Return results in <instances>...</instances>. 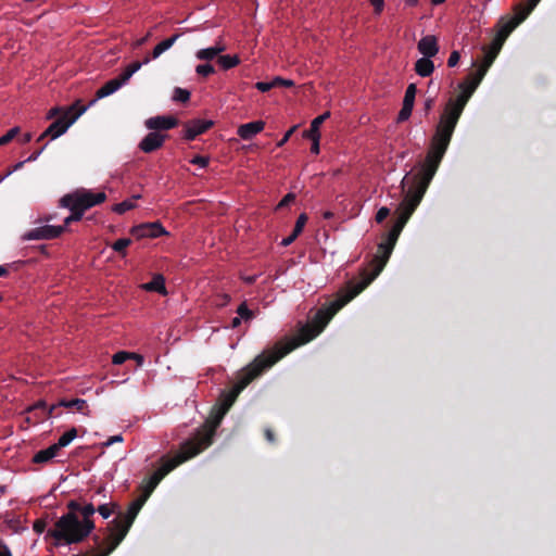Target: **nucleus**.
Returning <instances> with one entry per match:
<instances>
[{"mask_svg": "<svg viewBox=\"0 0 556 556\" xmlns=\"http://www.w3.org/2000/svg\"><path fill=\"white\" fill-rule=\"evenodd\" d=\"M64 231V226L45 225L36 227L24 235L26 240H50L58 238Z\"/></svg>", "mask_w": 556, "mask_h": 556, "instance_id": "8", "label": "nucleus"}, {"mask_svg": "<svg viewBox=\"0 0 556 556\" xmlns=\"http://www.w3.org/2000/svg\"><path fill=\"white\" fill-rule=\"evenodd\" d=\"M445 152V150L438 146L433 143L430 144V149L418 175L413 177L412 185L405 191L404 199L396 208V222L388 232L386 240L378 245V252L370 264L371 273L365 274L361 281L349 285L345 290L339 292L337 299L330 302L327 307L319 309V317L324 318V324L329 323L337 312L359 294L381 273L393 251L401 231L424 198Z\"/></svg>", "mask_w": 556, "mask_h": 556, "instance_id": "1", "label": "nucleus"}, {"mask_svg": "<svg viewBox=\"0 0 556 556\" xmlns=\"http://www.w3.org/2000/svg\"><path fill=\"white\" fill-rule=\"evenodd\" d=\"M77 437V430L75 428L70 429L63 433L54 445L61 450L67 446Z\"/></svg>", "mask_w": 556, "mask_h": 556, "instance_id": "28", "label": "nucleus"}, {"mask_svg": "<svg viewBox=\"0 0 556 556\" xmlns=\"http://www.w3.org/2000/svg\"><path fill=\"white\" fill-rule=\"evenodd\" d=\"M211 445L210 433L203 439L202 445L199 446L192 439L184 442L180 446V451L172 458L163 460L162 466L155 470L148 479L143 486L144 498H148L161 480L173 469L184 462L197 456L203 450Z\"/></svg>", "mask_w": 556, "mask_h": 556, "instance_id": "5", "label": "nucleus"}, {"mask_svg": "<svg viewBox=\"0 0 556 556\" xmlns=\"http://www.w3.org/2000/svg\"><path fill=\"white\" fill-rule=\"evenodd\" d=\"M18 132L20 127L11 128L5 135L0 137V147L9 143Z\"/></svg>", "mask_w": 556, "mask_h": 556, "instance_id": "42", "label": "nucleus"}, {"mask_svg": "<svg viewBox=\"0 0 556 556\" xmlns=\"http://www.w3.org/2000/svg\"><path fill=\"white\" fill-rule=\"evenodd\" d=\"M294 199H295V197H294V194H293V193H288V194H286V195L282 198V200L278 203V205H277V207H276V208H277V210H279V208H282V207H285V206L289 205L291 202H293V201H294Z\"/></svg>", "mask_w": 556, "mask_h": 556, "instance_id": "49", "label": "nucleus"}, {"mask_svg": "<svg viewBox=\"0 0 556 556\" xmlns=\"http://www.w3.org/2000/svg\"><path fill=\"white\" fill-rule=\"evenodd\" d=\"M413 109H414L413 105L403 103L402 104V109H401V111L399 112V115H397V122L402 123V122L407 121L410 117V115H412Z\"/></svg>", "mask_w": 556, "mask_h": 556, "instance_id": "39", "label": "nucleus"}, {"mask_svg": "<svg viewBox=\"0 0 556 556\" xmlns=\"http://www.w3.org/2000/svg\"><path fill=\"white\" fill-rule=\"evenodd\" d=\"M25 163H26V161H21V162L16 163V164H15V165H13L11 168H9V169L3 174V176H4L5 178H8V177H9L10 175H12L14 172H16V170L21 169V168L24 166V164H25Z\"/></svg>", "mask_w": 556, "mask_h": 556, "instance_id": "52", "label": "nucleus"}, {"mask_svg": "<svg viewBox=\"0 0 556 556\" xmlns=\"http://www.w3.org/2000/svg\"><path fill=\"white\" fill-rule=\"evenodd\" d=\"M84 211H72V214L64 219V228L72 222H78L81 219Z\"/></svg>", "mask_w": 556, "mask_h": 556, "instance_id": "43", "label": "nucleus"}, {"mask_svg": "<svg viewBox=\"0 0 556 556\" xmlns=\"http://www.w3.org/2000/svg\"><path fill=\"white\" fill-rule=\"evenodd\" d=\"M139 198H140V195H139V194L134 195L131 199H128V200H125V201H123V202H121V203L115 204V205L112 207V210H113V212H115V213H117V214H124V213H126L127 211H129V210H131V208H134V207L136 206V204H135V202H134V201H135L136 199H139Z\"/></svg>", "mask_w": 556, "mask_h": 556, "instance_id": "27", "label": "nucleus"}, {"mask_svg": "<svg viewBox=\"0 0 556 556\" xmlns=\"http://www.w3.org/2000/svg\"><path fill=\"white\" fill-rule=\"evenodd\" d=\"M86 112V108L80 109L74 116L66 117L63 116L56 121H54L42 134L41 137H50L51 139H56L70 128V126Z\"/></svg>", "mask_w": 556, "mask_h": 556, "instance_id": "7", "label": "nucleus"}, {"mask_svg": "<svg viewBox=\"0 0 556 556\" xmlns=\"http://www.w3.org/2000/svg\"><path fill=\"white\" fill-rule=\"evenodd\" d=\"M117 509V505L115 503L102 504L98 507L99 514L102 518L108 519L115 510Z\"/></svg>", "mask_w": 556, "mask_h": 556, "instance_id": "32", "label": "nucleus"}, {"mask_svg": "<svg viewBox=\"0 0 556 556\" xmlns=\"http://www.w3.org/2000/svg\"><path fill=\"white\" fill-rule=\"evenodd\" d=\"M0 556H12L9 547L0 543Z\"/></svg>", "mask_w": 556, "mask_h": 556, "instance_id": "63", "label": "nucleus"}, {"mask_svg": "<svg viewBox=\"0 0 556 556\" xmlns=\"http://www.w3.org/2000/svg\"><path fill=\"white\" fill-rule=\"evenodd\" d=\"M306 222H307L306 215L301 214L295 222L294 229H293L292 233L290 236H288L287 238L282 239L281 245L288 247L289 244H291L298 238V236L302 232Z\"/></svg>", "mask_w": 556, "mask_h": 556, "instance_id": "20", "label": "nucleus"}, {"mask_svg": "<svg viewBox=\"0 0 556 556\" xmlns=\"http://www.w3.org/2000/svg\"><path fill=\"white\" fill-rule=\"evenodd\" d=\"M59 451L60 450L54 444H52L49 447L36 453L33 460L34 463L37 464L47 463L54 458L58 455Z\"/></svg>", "mask_w": 556, "mask_h": 556, "instance_id": "22", "label": "nucleus"}, {"mask_svg": "<svg viewBox=\"0 0 556 556\" xmlns=\"http://www.w3.org/2000/svg\"><path fill=\"white\" fill-rule=\"evenodd\" d=\"M213 123L206 119H194L186 125L185 137L188 140H193L197 136L205 132Z\"/></svg>", "mask_w": 556, "mask_h": 556, "instance_id": "13", "label": "nucleus"}, {"mask_svg": "<svg viewBox=\"0 0 556 556\" xmlns=\"http://www.w3.org/2000/svg\"><path fill=\"white\" fill-rule=\"evenodd\" d=\"M540 1L541 0H527L526 4H517L515 7V11L519 14V20H526Z\"/></svg>", "mask_w": 556, "mask_h": 556, "instance_id": "26", "label": "nucleus"}, {"mask_svg": "<svg viewBox=\"0 0 556 556\" xmlns=\"http://www.w3.org/2000/svg\"><path fill=\"white\" fill-rule=\"evenodd\" d=\"M495 58H496V54H494L492 51H488L484 56L483 63L481 64L480 67H485V72H486L488 68L490 67V65L493 63Z\"/></svg>", "mask_w": 556, "mask_h": 556, "instance_id": "48", "label": "nucleus"}, {"mask_svg": "<svg viewBox=\"0 0 556 556\" xmlns=\"http://www.w3.org/2000/svg\"><path fill=\"white\" fill-rule=\"evenodd\" d=\"M324 318L319 317V311L316 313L313 326H303L299 333L289 339L285 343H278L273 351L258 355L251 364L241 370L238 376V380L232 389L223 395L220 406L218 407L217 414L214 418L213 424L210 427H205L202 431L192 438V440L199 445H202L203 439L210 433V440L213 441L215 429L219 425L224 415L236 401L240 392L256 377H258L265 369L273 366L276 362L282 358L285 355L293 351L294 349L309 342L314 339L328 323H323Z\"/></svg>", "mask_w": 556, "mask_h": 556, "instance_id": "2", "label": "nucleus"}, {"mask_svg": "<svg viewBox=\"0 0 556 556\" xmlns=\"http://www.w3.org/2000/svg\"><path fill=\"white\" fill-rule=\"evenodd\" d=\"M178 38H179V34H176V35L161 41L160 43H157L152 51V59H157L162 53H164L169 48H172Z\"/></svg>", "mask_w": 556, "mask_h": 556, "instance_id": "24", "label": "nucleus"}, {"mask_svg": "<svg viewBox=\"0 0 556 556\" xmlns=\"http://www.w3.org/2000/svg\"><path fill=\"white\" fill-rule=\"evenodd\" d=\"M417 87L415 84H409L406 88L403 103L409 104L414 106L415 98H416Z\"/></svg>", "mask_w": 556, "mask_h": 556, "instance_id": "31", "label": "nucleus"}, {"mask_svg": "<svg viewBox=\"0 0 556 556\" xmlns=\"http://www.w3.org/2000/svg\"><path fill=\"white\" fill-rule=\"evenodd\" d=\"M141 66L142 63L134 62L129 64L119 76L124 79L125 83H127L130 79V77L141 68Z\"/></svg>", "mask_w": 556, "mask_h": 556, "instance_id": "30", "label": "nucleus"}, {"mask_svg": "<svg viewBox=\"0 0 556 556\" xmlns=\"http://www.w3.org/2000/svg\"><path fill=\"white\" fill-rule=\"evenodd\" d=\"M59 406L66 408H75L77 412L89 415V409L86 400L74 399V400H61Z\"/></svg>", "mask_w": 556, "mask_h": 556, "instance_id": "21", "label": "nucleus"}, {"mask_svg": "<svg viewBox=\"0 0 556 556\" xmlns=\"http://www.w3.org/2000/svg\"><path fill=\"white\" fill-rule=\"evenodd\" d=\"M296 129V126H293L292 128H290L286 134L285 136L278 141L277 143V147H282L288 140L289 138L291 137V135L293 134V131Z\"/></svg>", "mask_w": 556, "mask_h": 556, "instance_id": "53", "label": "nucleus"}, {"mask_svg": "<svg viewBox=\"0 0 556 556\" xmlns=\"http://www.w3.org/2000/svg\"><path fill=\"white\" fill-rule=\"evenodd\" d=\"M274 87H275L274 80H271V81H258V83L255 84V88L258 91H261V92H267V91H269Z\"/></svg>", "mask_w": 556, "mask_h": 556, "instance_id": "45", "label": "nucleus"}, {"mask_svg": "<svg viewBox=\"0 0 556 556\" xmlns=\"http://www.w3.org/2000/svg\"><path fill=\"white\" fill-rule=\"evenodd\" d=\"M370 3L372 4L375 12L377 14H380L382 12L383 7H384L383 0H370Z\"/></svg>", "mask_w": 556, "mask_h": 556, "instance_id": "54", "label": "nucleus"}, {"mask_svg": "<svg viewBox=\"0 0 556 556\" xmlns=\"http://www.w3.org/2000/svg\"><path fill=\"white\" fill-rule=\"evenodd\" d=\"M264 127L265 123L263 121H255L239 126L237 134L243 140H251L254 136L260 134Z\"/></svg>", "mask_w": 556, "mask_h": 556, "instance_id": "15", "label": "nucleus"}, {"mask_svg": "<svg viewBox=\"0 0 556 556\" xmlns=\"http://www.w3.org/2000/svg\"><path fill=\"white\" fill-rule=\"evenodd\" d=\"M485 73V67H479L473 74L469 75L466 79L469 80V83H471L473 87H478L482 78L484 77Z\"/></svg>", "mask_w": 556, "mask_h": 556, "instance_id": "36", "label": "nucleus"}, {"mask_svg": "<svg viewBox=\"0 0 556 556\" xmlns=\"http://www.w3.org/2000/svg\"><path fill=\"white\" fill-rule=\"evenodd\" d=\"M142 289L150 292L166 294L164 277L162 275H155L151 281L142 285Z\"/></svg>", "mask_w": 556, "mask_h": 556, "instance_id": "19", "label": "nucleus"}, {"mask_svg": "<svg viewBox=\"0 0 556 556\" xmlns=\"http://www.w3.org/2000/svg\"><path fill=\"white\" fill-rule=\"evenodd\" d=\"M177 124L176 119L166 116L151 117L146 121V126L149 129H163L167 130L175 127Z\"/></svg>", "mask_w": 556, "mask_h": 556, "instance_id": "16", "label": "nucleus"}, {"mask_svg": "<svg viewBox=\"0 0 556 556\" xmlns=\"http://www.w3.org/2000/svg\"><path fill=\"white\" fill-rule=\"evenodd\" d=\"M415 71L421 77L430 76L434 71V64L431 61V58H420L415 63Z\"/></svg>", "mask_w": 556, "mask_h": 556, "instance_id": "18", "label": "nucleus"}, {"mask_svg": "<svg viewBox=\"0 0 556 556\" xmlns=\"http://www.w3.org/2000/svg\"><path fill=\"white\" fill-rule=\"evenodd\" d=\"M459 59H460V55H459L458 51H453L448 56L447 65L450 67H454L458 63Z\"/></svg>", "mask_w": 556, "mask_h": 556, "instance_id": "50", "label": "nucleus"}, {"mask_svg": "<svg viewBox=\"0 0 556 556\" xmlns=\"http://www.w3.org/2000/svg\"><path fill=\"white\" fill-rule=\"evenodd\" d=\"M502 46L503 45H498V41H496L494 39L493 42H492L491 49L489 51H492L494 54H497L498 51L501 50Z\"/></svg>", "mask_w": 556, "mask_h": 556, "instance_id": "64", "label": "nucleus"}, {"mask_svg": "<svg viewBox=\"0 0 556 556\" xmlns=\"http://www.w3.org/2000/svg\"><path fill=\"white\" fill-rule=\"evenodd\" d=\"M130 243H131L130 239H128V238H121V239L116 240L112 244V249L115 252H118V253H122L123 255H125L126 254V248L129 247Z\"/></svg>", "mask_w": 556, "mask_h": 556, "instance_id": "33", "label": "nucleus"}, {"mask_svg": "<svg viewBox=\"0 0 556 556\" xmlns=\"http://www.w3.org/2000/svg\"><path fill=\"white\" fill-rule=\"evenodd\" d=\"M217 64L223 71H228L240 64V59L237 54H219L217 58Z\"/></svg>", "mask_w": 556, "mask_h": 556, "instance_id": "23", "label": "nucleus"}, {"mask_svg": "<svg viewBox=\"0 0 556 556\" xmlns=\"http://www.w3.org/2000/svg\"><path fill=\"white\" fill-rule=\"evenodd\" d=\"M190 99V92L187 89L176 87L173 93V100L178 102H187Z\"/></svg>", "mask_w": 556, "mask_h": 556, "instance_id": "38", "label": "nucleus"}, {"mask_svg": "<svg viewBox=\"0 0 556 556\" xmlns=\"http://www.w3.org/2000/svg\"><path fill=\"white\" fill-rule=\"evenodd\" d=\"M237 314L241 319L250 320L253 318V312L248 308L245 302L239 305L237 308Z\"/></svg>", "mask_w": 556, "mask_h": 556, "instance_id": "40", "label": "nucleus"}, {"mask_svg": "<svg viewBox=\"0 0 556 556\" xmlns=\"http://www.w3.org/2000/svg\"><path fill=\"white\" fill-rule=\"evenodd\" d=\"M151 36V33H148L144 37L140 38V39H137L134 43H132V47L134 49H137L141 46H143L150 38Z\"/></svg>", "mask_w": 556, "mask_h": 556, "instance_id": "59", "label": "nucleus"}, {"mask_svg": "<svg viewBox=\"0 0 556 556\" xmlns=\"http://www.w3.org/2000/svg\"><path fill=\"white\" fill-rule=\"evenodd\" d=\"M226 50V46L222 41L215 42L214 46L200 49L195 52V59L199 61L210 62L214 59L217 60L220 53Z\"/></svg>", "mask_w": 556, "mask_h": 556, "instance_id": "12", "label": "nucleus"}, {"mask_svg": "<svg viewBox=\"0 0 556 556\" xmlns=\"http://www.w3.org/2000/svg\"><path fill=\"white\" fill-rule=\"evenodd\" d=\"M313 141L311 151L312 153L318 154L319 153V139L320 137H307Z\"/></svg>", "mask_w": 556, "mask_h": 556, "instance_id": "55", "label": "nucleus"}, {"mask_svg": "<svg viewBox=\"0 0 556 556\" xmlns=\"http://www.w3.org/2000/svg\"><path fill=\"white\" fill-rule=\"evenodd\" d=\"M94 529L93 521H80L74 513L61 516L48 535L55 540V545H71L84 541Z\"/></svg>", "mask_w": 556, "mask_h": 556, "instance_id": "4", "label": "nucleus"}, {"mask_svg": "<svg viewBox=\"0 0 556 556\" xmlns=\"http://www.w3.org/2000/svg\"><path fill=\"white\" fill-rule=\"evenodd\" d=\"M523 21L525 20H519V14L515 11V15L508 21L504 22L500 29L508 36Z\"/></svg>", "mask_w": 556, "mask_h": 556, "instance_id": "29", "label": "nucleus"}, {"mask_svg": "<svg viewBox=\"0 0 556 556\" xmlns=\"http://www.w3.org/2000/svg\"><path fill=\"white\" fill-rule=\"evenodd\" d=\"M127 359H130V352L119 351L113 355L112 363L115 365H121Z\"/></svg>", "mask_w": 556, "mask_h": 556, "instance_id": "41", "label": "nucleus"}, {"mask_svg": "<svg viewBox=\"0 0 556 556\" xmlns=\"http://www.w3.org/2000/svg\"><path fill=\"white\" fill-rule=\"evenodd\" d=\"M125 84L126 83L121 76L106 81L100 89L97 90L96 98L90 102V105L94 104L99 99L113 94Z\"/></svg>", "mask_w": 556, "mask_h": 556, "instance_id": "10", "label": "nucleus"}, {"mask_svg": "<svg viewBox=\"0 0 556 556\" xmlns=\"http://www.w3.org/2000/svg\"><path fill=\"white\" fill-rule=\"evenodd\" d=\"M130 359L136 361L138 366H142L143 361H144L142 355L134 353V352H130Z\"/></svg>", "mask_w": 556, "mask_h": 556, "instance_id": "61", "label": "nucleus"}, {"mask_svg": "<svg viewBox=\"0 0 556 556\" xmlns=\"http://www.w3.org/2000/svg\"><path fill=\"white\" fill-rule=\"evenodd\" d=\"M89 106H90V104H89V105H87V106H86V105H80V102H79V101H77V102H75V103H74V104L68 109V112L66 113V115H67V114H71V116H70V117H72V116H74V115H75V114H76L80 109L86 108V110H87Z\"/></svg>", "mask_w": 556, "mask_h": 556, "instance_id": "51", "label": "nucleus"}, {"mask_svg": "<svg viewBox=\"0 0 556 556\" xmlns=\"http://www.w3.org/2000/svg\"><path fill=\"white\" fill-rule=\"evenodd\" d=\"M58 407H60V406H59V403L53 404V405H51V406H48V405H47V408L45 409V412H46V417H47V418L55 417L56 415L54 414V412H55V409H56Z\"/></svg>", "mask_w": 556, "mask_h": 556, "instance_id": "57", "label": "nucleus"}, {"mask_svg": "<svg viewBox=\"0 0 556 556\" xmlns=\"http://www.w3.org/2000/svg\"><path fill=\"white\" fill-rule=\"evenodd\" d=\"M195 73L200 76L207 77L215 73V68L212 64L205 62L195 66Z\"/></svg>", "mask_w": 556, "mask_h": 556, "instance_id": "34", "label": "nucleus"}, {"mask_svg": "<svg viewBox=\"0 0 556 556\" xmlns=\"http://www.w3.org/2000/svg\"><path fill=\"white\" fill-rule=\"evenodd\" d=\"M329 116L330 113L326 112L314 118L311 123L309 129L305 131V137H320L319 127Z\"/></svg>", "mask_w": 556, "mask_h": 556, "instance_id": "25", "label": "nucleus"}, {"mask_svg": "<svg viewBox=\"0 0 556 556\" xmlns=\"http://www.w3.org/2000/svg\"><path fill=\"white\" fill-rule=\"evenodd\" d=\"M273 80H274L275 87H280L281 86V87H288L289 88V87H293L294 86V81L293 80L285 79V78L279 77V76L275 77Z\"/></svg>", "mask_w": 556, "mask_h": 556, "instance_id": "44", "label": "nucleus"}, {"mask_svg": "<svg viewBox=\"0 0 556 556\" xmlns=\"http://www.w3.org/2000/svg\"><path fill=\"white\" fill-rule=\"evenodd\" d=\"M94 513H96V508H94L93 504L89 503V504L81 506L80 515L83 518L80 519V521H93L91 519V517L93 516Z\"/></svg>", "mask_w": 556, "mask_h": 556, "instance_id": "35", "label": "nucleus"}, {"mask_svg": "<svg viewBox=\"0 0 556 556\" xmlns=\"http://www.w3.org/2000/svg\"><path fill=\"white\" fill-rule=\"evenodd\" d=\"M123 437L122 434H116V435H113L111 438L108 439V441L103 444L104 446H110L114 443H119V442H123Z\"/></svg>", "mask_w": 556, "mask_h": 556, "instance_id": "56", "label": "nucleus"}, {"mask_svg": "<svg viewBox=\"0 0 556 556\" xmlns=\"http://www.w3.org/2000/svg\"><path fill=\"white\" fill-rule=\"evenodd\" d=\"M131 235L138 239L141 238H157L162 235H166V230L159 223H146L138 226H134L130 230Z\"/></svg>", "mask_w": 556, "mask_h": 556, "instance_id": "9", "label": "nucleus"}, {"mask_svg": "<svg viewBox=\"0 0 556 556\" xmlns=\"http://www.w3.org/2000/svg\"><path fill=\"white\" fill-rule=\"evenodd\" d=\"M507 37L508 36L504 31L498 29L495 40L498 41V45H503Z\"/></svg>", "mask_w": 556, "mask_h": 556, "instance_id": "62", "label": "nucleus"}, {"mask_svg": "<svg viewBox=\"0 0 556 556\" xmlns=\"http://www.w3.org/2000/svg\"><path fill=\"white\" fill-rule=\"evenodd\" d=\"M147 501L144 498V495L142 494L139 498L135 500L128 507L125 515L119 517L126 525L130 526L132 525L136 516L138 515L139 510L141 509L143 503Z\"/></svg>", "mask_w": 556, "mask_h": 556, "instance_id": "17", "label": "nucleus"}, {"mask_svg": "<svg viewBox=\"0 0 556 556\" xmlns=\"http://www.w3.org/2000/svg\"><path fill=\"white\" fill-rule=\"evenodd\" d=\"M104 192H92L90 190L76 191L62 198L63 206L71 211H86L97 204L104 202Z\"/></svg>", "mask_w": 556, "mask_h": 556, "instance_id": "6", "label": "nucleus"}, {"mask_svg": "<svg viewBox=\"0 0 556 556\" xmlns=\"http://www.w3.org/2000/svg\"><path fill=\"white\" fill-rule=\"evenodd\" d=\"M67 507L71 510L70 513H74V514H76V511L80 513V508H81L80 504L75 501H71L67 504Z\"/></svg>", "mask_w": 556, "mask_h": 556, "instance_id": "60", "label": "nucleus"}, {"mask_svg": "<svg viewBox=\"0 0 556 556\" xmlns=\"http://www.w3.org/2000/svg\"><path fill=\"white\" fill-rule=\"evenodd\" d=\"M485 73V67H479L473 74L469 75L466 79L469 80V83H471L473 87H478L482 78L484 77Z\"/></svg>", "mask_w": 556, "mask_h": 556, "instance_id": "37", "label": "nucleus"}, {"mask_svg": "<svg viewBox=\"0 0 556 556\" xmlns=\"http://www.w3.org/2000/svg\"><path fill=\"white\" fill-rule=\"evenodd\" d=\"M458 88L460 92L455 98H451L444 105L435 127V132L431 139V143L445 151L447 150L454 129L468 100L477 89V87H473L467 79L460 83Z\"/></svg>", "mask_w": 556, "mask_h": 556, "instance_id": "3", "label": "nucleus"}, {"mask_svg": "<svg viewBox=\"0 0 556 556\" xmlns=\"http://www.w3.org/2000/svg\"><path fill=\"white\" fill-rule=\"evenodd\" d=\"M229 302H230V296L228 294H226V293H223V294L218 295V302H216V304L218 306H225Z\"/></svg>", "mask_w": 556, "mask_h": 556, "instance_id": "58", "label": "nucleus"}, {"mask_svg": "<svg viewBox=\"0 0 556 556\" xmlns=\"http://www.w3.org/2000/svg\"><path fill=\"white\" fill-rule=\"evenodd\" d=\"M417 48L418 51L426 58H432L439 52L438 40L433 35L422 37L419 40Z\"/></svg>", "mask_w": 556, "mask_h": 556, "instance_id": "14", "label": "nucleus"}, {"mask_svg": "<svg viewBox=\"0 0 556 556\" xmlns=\"http://www.w3.org/2000/svg\"><path fill=\"white\" fill-rule=\"evenodd\" d=\"M190 163L198 165L201 168H204L208 164V159L202 155H195L190 160Z\"/></svg>", "mask_w": 556, "mask_h": 556, "instance_id": "46", "label": "nucleus"}, {"mask_svg": "<svg viewBox=\"0 0 556 556\" xmlns=\"http://www.w3.org/2000/svg\"><path fill=\"white\" fill-rule=\"evenodd\" d=\"M165 136L159 132H149L140 142L139 148L146 152L151 153L164 143Z\"/></svg>", "mask_w": 556, "mask_h": 556, "instance_id": "11", "label": "nucleus"}, {"mask_svg": "<svg viewBox=\"0 0 556 556\" xmlns=\"http://www.w3.org/2000/svg\"><path fill=\"white\" fill-rule=\"evenodd\" d=\"M390 214V210L386 206H382L378 210L376 214V222L382 223Z\"/></svg>", "mask_w": 556, "mask_h": 556, "instance_id": "47", "label": "nucleus"}]
</instances>
